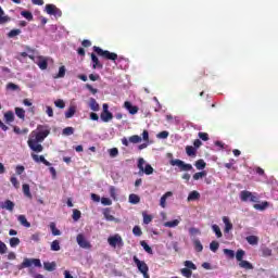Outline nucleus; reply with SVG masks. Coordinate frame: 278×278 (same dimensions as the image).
Listing matches in <instances>:
<instances>
[{"instance_id": "f257e3e1", "label": "nucleus", "mask_w": 278, "mask_h": 278, "mask_svg": "<svg viewBox=\"0 0 278 278\" xmlns=\"http://www.w3.org/2000/svg\"><path fill=\"white\" fill-rule=\"evenodd\" d=\"M51 134V128L48 125H38L36 130H33L29 135L27 144L30 151L35 153H42L45 147L40 142H45V139Z\"/></svg>"}, {"instance_id": "f03ea898", "label": "nucleus", "mask_w": 278, "mask_h": 278, "mask_svg": "<svg viewBox=\"0 0 278 278\" xmlns=\"http://www.w3.org/2000/svg\"><path fill=\"white\" fill-rule=\"evenodd\" d=\"M93 51L97 53V55H99V58H102L103 60H111V62H114V64H116V60H118V54L115 52H110V50H103L94 46Z\"/></svg>"}, {"instance_id": "7ed1b4c3", "label": "nucleus", "mask_w": 278, "mask_h": 278, "mask_svg": "<svg viewBox=\"0 0 278 278\" xmlns=\"http://www.w3.org/2000/svg\"><path fill=\"white\" fill-rule=\"evenodd\" d=\"M240 200L243 203H247L249 201H250V203H257L260 201V197L257 195V193H253L251 191L243 190L240 192Z\"/></svg>"}, {"instance_id": "20e7f679", "label": "nucleus", "mask_w": 278, "mask_h": 278, "mask_svg": "<svg viewBox=\"0 0 278 278\" xmlns=\"http://www.w3.org/2000/svg\"><path fill=\"white\" fill-rule=\"evenodd\" d=\"M138 270L143 275V278H150L149 276V265L144 261L138 260V256L132 257Z\"/></svg>"}, {"instance_id": "39448f33", "label": "nucleus", "mask_w": 278, "mask_h": 278, "mask_svg": "<svg viewBox=\"0 0 278 278\" xmlns=\"http://www.w3.org/2000/svg\"><path fill=\"white\" fill-rule=\"evenodd\" d=\"M169 164L170 166H178L181 172L193 170L192 164L186 163L179 159L170 160Z\"/></svg>"}, {"instance_id": "423d86ee", "label": "nucleus", "mask_w": 278, "mask_h": 278, "mask_svg": "<svg viewBox=\"0 0 278 278\" xmlns=\"http://www.w3.org/2000/svg\"><path fill=\"white\" fill-rule=\"evenodd\" d=\"M30 266L42 268V263L40 262V258H24V261L20 265V270L23 268H30Z\"/></svg>"}, {"instance_id": "0eeeda50", "label": "nucleus", "mask_w": 278, "mask_h": 278, "mask_svg": "<svg viewBox=\"0 0 278 278\" xmlns=\"http://www.w3.org/2000/svg\"><path fill=\"white\" fill-rule=\"evenodd\" d=\"M140 173H144V175H153V166H151V164H146L144 166V159L140 157L138 160V164H137Z\"/></svg>"}, {"instance_id": "6e6552de", "label": "nucleus", "mask_w": 278, "mask_h": 278, "mask_svg": "<svg viewBox=\"0 0 278 278\" xmlns=\"http://www.w3.org/2000/svg\"><path fill=\"white\" fill-rule=\"evenodd\" d=\"M46 12L50 16H55L56 18L62 16V10H60L55 4H46Z\"/></svg>"}, {"instance_id": "1a4fd4ad", "label": "nucleus", "mask_w": 278, "mask_h": 278, "mask_svg": "<svg viewBox=\"0 0 278 278\" xmlns=\"http://www.w3.org/2000/svg\"><path fill=\"white\" fill-rule=\"evenodd\" d=\"M108 242L110 244V247H113L114 249H116V247H124V242H123V237H121V235H114L109 237Z\"/></svg>"}, {"instance_id": "9d476101", "label": "nucleus", "mask_w": 278, "mask_h": 278, "mask_svg": "<svg viewBox=\"0 0 278 278\" xmlns=\"http://www.w3.org/2000/svg\"><path fill=\"white\" fill-rule=\"evenodd\" d=\"M76 242L80 247V249H90V242L86 240V237L84 235L79 233L76 237Z\"/></svg>"}, {"instance_id": "9b49d317", "label": "nucleus", "mask_w": 278, "mask_h": 278, "mask_svg": "<svg viewBox=\"0 0 278 278\" xmlns=\"http://www.w3.org/2000/svg\"><path fill=\"white\" fill-rule=\"evenodd\" d=\"M30 155L34 162H36L37 164H40L41 162V164H45V166H51V163L47 161L43 155H38L36 153H31Z\"/></svg>"}, {"instance_id": "f8f14e48", "label": "nucleus", "mask_w": 278, "mask_h": 278, "mask_svg": "<svg viewBox=\"0 0 278 278\" xmlns=\"http://www.w3.org/2000/svg\"><path fill=\"white\" fill-rule=\"evenodd\" d=\"M37 66H39L41 71H47L49 66V61H47V58L45 56H39L37 60Z\"/></svg>"}, {"instance_id": "ddd939ff", "label": "nucleus", "mask_w": 278, "mask_h": 278, "mask_svg": "<svg viewBox=\"0 0 278 278\" xmlns=\"http://www.w3.org/2000/svg\"><path fill=\"white\" fill-rule=\"evenodd\" d=\"M124 108L129 112V114H138V106L131 104L129 101L124 102Z\"/></svg>"}, {"instance_id": "4468645a", "label": "nucleus", "mask_w": 278, "mask_h": 278, "mask_svg": "<svg viewBox=\"0 0 278 278\" xmlns=\"http://www.w3.org/2000/svg\"><path fill=\"white\" fill-rule=\"evenodd\" d=\"M91 62H92V68L97 70V68H103V64L101 61H99V58L97 56V54L91 53Z\"/></svg>"}, {"instance_id": "2eb2a0df", "label": "nucleus", "mask_w": 278, "mask_h": 278, "mask_svg": "<svg viewBox=\"0 0 278 278\" xmlns=\"http://www.w3.org/2000/svg\"><path fill=\"white\" fill-rule=\"evenodd\" d=\"M260 253H261L262 257H271L273 256V249H270V248H268L266 245H263L260 249Z\"/></svg>"}, {"instance_id": "dca6fc26", "label": "nucleus", "mask_w": 278, "mask_h": 278, "mask_svg": "<svg viewBox=\"0 0 278 278\" xmlns=\"http://www.w3.org/2000/svg\"><path fill=\"white\" fill-rule=\"evenodd\" d=\"M223 223L225 225V233H229L231 231V229H233V224H231V222L229 220V217L224 216L223 217Z\"/></svg>"}, {"instance_id": "f3484780", "label": "nucleus", "mask_w": 278, "mask_h": 278, "mask_svg": "<svg viewBox=\"0 0 278 278\" xmlns=\"http://www.w3.org/2000/svg\"><path fill=\"white\" fill-rule=\"evenodd\" d=\"M100 118H101V121H103V123H110V121H112V118H114V115L112 114V112L106 111V112H102L100 114Z\"/></svg>"}, {"instance_id": "a211bd4d", "label": "nucleus", "mask_w": 278, "mask_h": 278, "mask_svg": "<svg viewBox=\"0 0 278 278\" xmlns=\"http://www.w3.org/2000/svg\"><path fill=\"white\" fill-rule=\"evenodd\" d=\"M88 105L90 110H92V112H99V110H101V108L99 106V102H97L94 98L89 99Z\"/></svg>"}, {"instance_id": "6ab92c4d", "label": "nucleus", "mask_w": 278, "mask_h": 278, "mask_svg": "<svg viewBox=\"0 0 278 278\" xmlns=\"http://www.w3.org/2000/svg\"><path fill=\"white\" fill-rule=\"evenodd\" d=\"M245 240L251 244V247H257V244H260V237L257 236H248Z\"/></svg>"}, {"instance_id": "aec40b11", "label": "nucleus", "mask_w": 278, "mask_h": 278, "mask_svg": "<svg viewBox=\"0 0 278 278\" xmlns=\"http://www.w3.org/2000/svg\"><path fill=\"white\" fill-rule=\"evenodd\" d=\"M77 113V106L71 105L65 112V118H73Z\"/></svg>"}, {"instance_id": "412c9836", "label": "nucleus", "mask_w": 278, "mask_h": 278, "mask_svg": "<svg viewBox=\"0 0 278 278\" xmlns=\"http://www.w3.org/2000/svg\"><path fill=\"white\" fill-rule=\"evenodd\" d=\"M103 216H104L105 220H109V222L116 220L114 215H112V208H104L103 210Z\"/></svg>"}, {"instance_id": "4be33fe9", "label": "nucleus", "mask_w": 278, "mask_h": 278, "mask_svg": "<svg viewBox=\"0 0 278 278\" xmlns=\"http://www.w3.org/2000/svg\"><path fill=\"white\" fill-rule=\"evenodd\" d=\"M169 197H173V191H167L165 194H163L161 197V200H160V205L161 207H166V199H168Z\"/></svg>"}, {"instance_id": "5701e85b", "label": "nucleus", "mask_w": 278, "mask_h": 278, "mask_svg": "<svg viewBox=\"0 0 278 278\" xmlns=\"http://www.w3.org/2000/svg\"><path fill=\"white\" fill-rule=\"evenodd\" d=\"M17 220L20 225H23V227H26V228L31 227V224L27 220V217L25 215H20L17 217Z\"/></svg>"}, {"instance_id": "b1692460", "label": "nucleus", "mask_w": 278, "mask_h": 278, "mask_svg": "<svg viewBox=\"0 0 278 278\" xmlns=\"http://www.w3.org/2000/svg\"><path fill=\"white\" fill-rule=\"evenodd\" d=\"M10 22V16L5 15V12L0 7V25H4V23Z\"/></svg>"}, {"instance_id": "393cba45", "label": "nucleus", "mask_w": 278, "mask_h": 278, "mask_svg": "<svg viewBox=\"0 0 278 278\" xmlns=\"http://www.w3.org/2000/svg\"><path fill=\"white\" fill-rule=\"evenodd\" d=\"M240 268H244V270H253V264H251L249 261H241L239 262Z\"/></svg>"}, {"instance_id": "a878e982", "label": "nucleus", "mask_w": 278, "mask_h": 278, "mask_svg": "<svg viewBox=\"0 0 278 278\" xmlns=\"http://www.w3.org/2000/svg\"><path fill=\"white\" fill-rule=\"evenodd\" d=\"M43 268L45 270H48V273H53V270H55V262H45L43 263Z\"/></svg>"}, {"instance_id": "bb28decb", "label": "nucleus", "mask_w": 278, "mask_h": 278, "mask_svg": "<svg viewBox=\"0 0 278 278\" xmlns=\"http://www.w3.org/2000/svg\"><path fill=\"white\" fill-rule=\"evenodd\" d=\"M128 201L132 205H138V203H140V197L136 193H132V194L129 195Z\"/></svg>"}, {"instance_id": "cd10ccee", "label": "nucleus", "mask_w": 278, "mask_h": 278, "mask_svg": "<svg viewBox=\"0 0 278 278\" xmlns=\"http://www.w3.org/2000/svg\"><path fill=\"white\" fill-rule=\"evenodd\" d=\"M201 198L199 191H191L187 198V201H197Z\"/></svg>"}, {"instance_id": "c85d7f7f", "label": "nucleus", "mask_w": 278, "mask_h": 278, "mask_svg": "<svg viewBox=\"0 0 278 278\" xmlns=\"http://www.w3.org/2000/svg\"><path fill=\"white\" fill-rule=\"evenodd\" d=\"M9 244L12 249H16V247H18V244H21V239H18V237H12L9 240Z\"/></svg>"}, {"instance_id": "c756f323", "label": "nucleus", "mask_w": 278, "mask_h": 278, "mask_svg": "<svg viewBox=\"0 0 278 278\" xmlns=\"http://www.w3.org/2000/svg\"><path fill=\"white\" fill-rule=\"evenodd\" d=\"M186 153L189 157H194L197 155V149L192 146H187Z\"/></svg>"}, {"instance_id": "7c9ffc66", "label": "nucleus", "mask_w": 278, "mask_h": 278, "mask_svg": "<svg viewBox=\"0 0 278 278\" xmlns=\"http://www.w3.org/2000/svg\"><path fill=\"white\" fill-rule=\"evenodd\" d=\"M194 166L198 170H203L207 166V163L203 159H200L195 162Z\"/></svg>"}, {"instance_id": "2f4dec72", "label": "nucleus", "mask_w": 278, "mask_h": 278, "mask_svg": "<svg viewBox=\"0 0 278 278\" xmlns=\"http://www.w3.org/2000/svg\"><path fill=\"white\" fill-rule=\"evenodd\" d=\"M15 114L17 118L25 121V109L23 108H15Z\"/></svg>"}, {"instance_id": "473e14b6", "label": "nucleus", "mask_w": 278, "mask_h": 278, "mask_svg": "<svg viewBox=\"0 0 278 278\" xmlns=\"http://www.w3.org/2000/svg\"><path fill=\"white\" fill-rule=\"evenodd\" d=\"M140 245L146 251V253H149V255H153V249L150 248L149 243L147 241H140Z\"/></svg>"}, {"instance_id": "72a5a7b5", "label": "nucleus", "mask_w": 278, "mask_h": 278, "mask_svg": "<svg viewBox=\"0 0 278 278\" xmlns=\"http://www.w3.org/2000/svg\"><path fill=\"white\" fill-rule=\"evenodd\" d=\"M244 255H247V252H244V250H242V249L238 250L236 253L237 262L240 263V262L244 261Z\"/></svg>"}, {"instance_id": "f704fd0d", "label": "nucleus", "mask_w": 278, "mask_h": 278, "mask_svg": "<svg viewBox=\"0 0 278 278\" xmlns=\"http://www.w3.org/2000/svg\"><path fill=\"white\" fill-rule=\"evenodd\" d=\"M4 119L7 123H14V112L8 111L4 113Z\"/></svg>"}, {"instance_id": "c9c22d12", "label": "nucleus", "mask_w": 278, "mask_h": 278, "mask_svg": "<svg viewBox=\"0 0 278 278\" xmlns=\"http://www.w3.org/2000/svg\"><path fill=\"white\" fill-rule=\"evenodd\" d=\"M253 207H254V210H258L260 212H264V210H266V207H268V202L264 201L261 204H254Z\"/></svg>"}, {"instance_id": "e433bc0d", "label": "nucleus", "mask_w": 278, "mask_h": 278, "mask_svg": "<svg viewBox=\"0 0 278 278\" xmlns=\"http://www.w3.org/2000/svg\"><path fill=\"white\" fill-rule=\"evenodd\" d=\"M193 247H194L197 253H201L203 251V244L201 243V240H199V239H195L193 241Z\"/></svg>"}, {"instance_id": "4c0bfd02", "label": "nucleus", "mask_w": 278, "mask_h": 278, "mask_svg": "<svg viewBox=\"0 0 278 278\" xmlns=\"http://www.w3.org/2000/svg\"><path fill=\"white\" fill-rule=\"evenodd\" d=\"M2 207L4 210H8L9 212H14V202H12L11 200H7Z\"/></svg>"}, {"instance_id": "58836bf2", "label": "nucleus", "mask_w": 278, "mask_h": 278, "mask_svg": "<svg viewBox=\"0 0 278 278\" xmlns=\"http://www.w3.org/2000/svg\"><path fill=\"white\" fill-rule=\"evenodd\" d=\"M50 229L52 231V236H62V231L55 227V223H50Z\"/></svg>"}, {"instance_id": "ea45409f", "label": "nucleus", "mask_w": 278, "mask_h": 278, "mask_svg": "<svg viewBox=\"0 0 278 278\" xmlns=\"http://www.w3.org/2000/svg\"><path fill=\"white\" fill-rule=\"evenodd\" d=\"M21 16L26 18V21H34V14H31V11H22Z\"/></svg>"}, {"instance_id": "a19ab883", "label": "nucleus", "mask_w": 278, "mask_h": 278, "mask_svg": "<svg viewBox=\"0 0 278 278\" xmlns=\"http://www.w3.org/2000/svg\"><path fill=\"white\" fill-rule=\"evenodd\" d=\"M22 190H23V193L25 194V197H27L28 199H31V191L29 190V185L24 184L22 186Z\"/></svg>"}, {"instance_id": "79ce46f5", "label": "nucleus", "mask_w": 278, "mask_h": 278, "mask_svg": "<svg viewBox=\"0 0 278 278\" xmlns=\"http://www.w3.org/2000/svg\"><path fill=\"white\" fill-rule=\"evenodd\" d=\"M142 217H143V225H149L153 220V216L147 214V212L142 213Z\"/></svg>"}, {"instance_id": "37998d69", "label": "nucleus", "mask_w": 278, "mask_h": 278, "mask_svg": "<svg viewBox=\"0 0 278 278\" xmlns=\"http://www.w3.org/2000/svg\"><path fill=\"white\" fill-rule=\"evenodd\" d=\"M207 176V172L203 170V172H198L193 175V179L194 181H199V179H203V177Z\"/></svg>"}, {"instance_id": "c03bdc74", "label": "nucleus", "mask_w": 278, "mask_h": 278, "mask_svg": "<svg viewBox=\"0 0 278 278\" xmlns=\"http://www.w3.org/2000/svg\"><path fill=\"white\" fill-rule=\"evenodd\" d=\"M212 229L217 238H223V231H220V227H218V225L214 224Z\"/></svg>"}, {"instance_id": "a18cd8bd", "label": "nucleus", "mask_w": 278, "mask_h": 278, "mask_svg": "<svg viewBox=\"0 0 278 278\" xmlns=\"http://www.w3.org/2000/svg\"><path fill=\"white\" fill-rule=\"evenodd\" d=\"M129 142H131L132 144H138V142H142V137L138 135H134L129 137Z\"/></svg>"}, {"instance_id": "49530a36", "label": "nucleus", "mask_w": 278, "mask_h": 278, "mask_svg": "<svg viewBox=\"0 0 278 278\" xmlns=\"http://www.w3.org/2000/svg\"><path fill=\"white\" fill-rule=\"evenodd\" d=\"M180 273H181L182 277H186V278H191L192 277V269H188V268L185 267L180 270Z\"/></svg>"}, {"instance_id": "de8ad7c7", "label": "nucleus", "mask_w": 278, "mask_h": 278, "mask_svg": "<svg viewBox=\"0 0 278 278\" xmlns=\"http://www.w3.org/2000/svg\"><path fill=\"white\" fill-rule=\"evenodd\" d=\"M219 247H220V243H218V241H212L210 243V249H211V251H213V253H216V251H218Z\"/></svg>"}, {"instance_id": "09e8293b", "label": "nucleus", "mask_w": 278, "mask_h": 278, "mask_svg": "<svg viewBox=\"0 0 278 278\" xmlns=\"http://www.w3.org/2000/svg\"><path fill=\"white\" fill-rule=\"evenodd\" d=\"M224 254L227 255L229 260H233V257H236V252L230 249H224Z\"/></svg>"}, {"instance_id": "8fccbe9b", "label": "nucleus", "mask_w": 278, "mask_h": 278, "mask_svg": "<svg viewBox=\"0 0 278 278\" xmlns=\"http://www.w3.org/2000/svg\"><path fill=\"white\" fill-rule=\"evenodd\" d=\"M66 75V67L64 65H62L60 68H59V73L58 75L55 76L56 79H60L62 77H64Z\"/></svg>"}, {"instance_id": "3c124183", "label": "nucleus", "mask_w": 278, "mask_h": 278, "mask_svg": "<svg viewBox=\"0 0 278 278\" xmlns=\"http://www.w3.org/2000/svg\"><path fill=\"white\" fill-rule=\"evenodd\" d=\"M75 134V128L73 127H65L63 129V136H73Z\"/></svg>"}, {"instance_id": "603ef678", "label": "nucleus", "mask_w": 278, "mask_h": 278, "mask_svg": "<svg viewBox=\"0 0 278 278\" xmlns=\"http://www.w3.org/2000/svg\"><path fill=\"white\" fill-rule=\"evenodd\" d=\"M54 105H55V108H59L60 110H64V108H66V103L62 99L54 101Z\"/></svg>"}, {"instance_id": "864d4df0", "label": "nucleus", "mask_w": 278, "mask_h": 278, "mask_svg": "<svg viewBox=\"0 0 278 278\" xmlns=\"http://www.w3.org/2000/svg\"><path fill=\"white\" fill-rule=\"evenodd\" d=\"M178 225H179V219H174L172 222H166L164 224V227L173 228V227H177Z\"/></svg>"}, {"instance_id": "5fc2aeb1", "label": "nucleus", "mask_w": 278, "mask_h": 278, "mask_svg": "<svg viewBox=\"0 0 278 278\" xmlns=\"http://www.w3.org/2000/svg\"><path fill=\"white\" fill-rule=\"evenodd\" d=\"M185 266L189 270H197V265L192 261H185Z\"/></svg>"}, {"instance_id": "6e6d98bb", "label": "nucleus", "mask_w": 278, "mask_h": 278, "mask_svg": "<svg viewBox=\"0 0 278 278\" xmlns=\"http://www.w3.org/2000/svg\"><path fill=\"white\" fill-rule=\"evenodd\" d=\"M8 253V245L0 240V255H5Z\"/></svg>"}, {"instance_id": "4d7b16f0", "label": "nucleus", "mask_w": 278, "mask_h": 278, "mask_svg": "<svg viewBox=\"0 0 278 278\" xmlns=\"http://www.w3.org/2000/svg\"><path fill=\"white\" fill-rule=\"evenodd\" d=\"M15 36H21V29H18V28L12 29V30L8 34V37H9V38H15Z\"/></svg>"}, {"instance_id": "13d9d810", "label": "nucleus", "mask_w": 278, "mask_h": 278, "mask_svg": "<svg viewBox=\"0 0 278 278\" xmlns=\"http://www.w3.org/2000/svg\"><path fill=\"white\" fill-rule=\"evenodd\" d=\"M132 233L134 236H137L138 238H140V236H142V229L140 228V226H135L132 228Z\"/></svg>"}, {"instance_id": "bf43d9fd", "label": "nucleus", "mask_w": 278, "mask_h": 278, "mask_svg": "<svg viewBox=\"0 0 278 278\" xmlns=\"http://www.w3.org/2000/svg\"><path fill=\"white\" fill-rule=\"evenodd\" d=\"M10 181L12 186H14L16 189L21 188V182H18V179L15 176H12L10 178Z\"/></svg>"}, {"instance_id": "052dcab7", "label": "nucleus", "mask_w": 278, "mask_h": 278, "mask_svg": "<svg viewBox=\"0 0 278 278\" xmlns=\"http://www.w3.org/2000/svg\"><path fill=\"white\" fill-rule=\"evenodd\" d=\"M60 241H58V240H54V241H52V243H51V251H60Z\"/></svg>"}, {"instance_id": "680f3d73", "label": "nucleus", "mask_w": 278, "mask_h": 278, "mask_svg": "<svg viewBox=\"0 0 278 278\" xmlns=\"http://www.w3.org/2000/svg\"><path fill=\"white\" fill-rule=\"evenodd\" d=\"M79 218H81V211L79 210H74L73 211V220H79Z\"/></svg>"}, {"instance_id": "e2e57ef3", "label": "nucleus", "mask_w": 278, "mask_h": 278, "mask_svg": "<svg viewBox=\"0 0 278 278\" xmlns=\"http://www.w3.org/2000/svg\"><path fill=\"white\" fill-rule=\"evenodd\" d=\"M109 192H110L111 199H114V201H116V187L111 186L109 189Z\"/></svg>"}, {"instance_id": "0e129e2a", "label": "nucleus", "mask_w": 278, "mask_h": 278, "mask_svg": "<svg viewBox=\"0 0 278 278\" xmlns=\"http://www.w3.org/2000/svg\"><path fill=\"white\" fill-rule=\"evenodd\" d=\"M198 136L200 140H203L204 142H207V140H210V135H207V132H199Z\"/></svg>"}, {"instance_id": "69168bd1", "label": "nucleus", "mask_w": 278, "mask_h": 278, "mask_svg": "<svg viewBox=\"0 0 278 278\" xmlns=\"http://www.w3.org/2000/svg\"><path fill=\"white\" fill-rule=\"evenodd\" d=\"M7 89L8 90H20L21 88L18 87V85L14 84V83H9L7 85Z\"/></svg>"}, {"instance_id": "338daca9", "label": "nucleus", "mask_w": 278, "mask_h": 278, "mask_svg": "<svg viewBox=\"0 0 278 278\" xmlns=\"http://www.w3.org/2000/svg\"><path fill=\"white\" fill-rule=\"evenodd\" d=\"M168 131L163 130L161 132L157 134V138H161L162 140H166V138H168Z\"/></svg>"}, {"instance_id": "774afa93", "label": "nucleus", "mask_w": 278, "mask_h": 278, "mask_svg": "<svg viewBox=\"0 0 278 278\" xmlns=\"http://www.w3.org/2000/svg\"><path fill=\"white\" fill-rule=\"evenodd\" d=\"M102 205H112L110 198H101Z\"/></svg>"}]
</instances>
